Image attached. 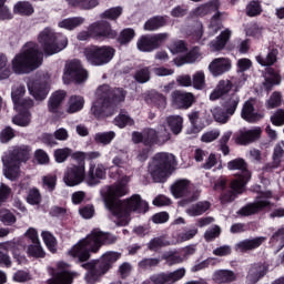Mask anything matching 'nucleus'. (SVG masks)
Returning <instances> with one entry per match:
<instances>
[{"mask_svg":"<svg viewBox=\"0 0 284 284\" xmlns=\"http://www.w3.org/2000/svg\"><path fill=\"white\" fill-rule=\"evenodd\" d=\"M128 183H130V176H123L120 182L105 186L100 191L104 207L115 216L121 219L118 225H128V214L130 212H138V214H145L149 210L148 202L141 199V195L134 194L125 201L116 200L119 196H125L128 194Z\"/></svg>","mask_w":284,"mask_h":284,"instance_id":"f257e3e1","label":"nucleus"},{"mask_svg":"<svg viewBox=\"0 0 284 284\" xmlns=\"http://www.w3.org/2000/svg\"><path fill=\"white\" fill-rule=\"evenodd\" d=\"M125 101V90L118 88L110 90V85H100L95 91V101L91 112L97 119L112 116L116 112V103Z\"/></svg>","mask_w":284,"mask_h":284,"instance_id":"f03ea898","label":"nucleus"},{"mask_svg":"<svg viewBox=\"0 0 284 284\" xmlns=\"http://www.w3.org/2000/svg\"><path fill=\"white\" fill-rule=\"evenodd\" d=\"M116 242V236L103 233L99 229H94L85 239L80 240L69 251L70 256L78 258L80 263L90 258V252H99L101 245H111Z\"/></svg>","mask_w":284,"mask_h":284,"instance_id":"7ed1b4c3","label":"nucleus"},{"mask_svg":"<svg viewBox=\"0 0 284 284\" xmlns=\"http://www.w3.org/2000/svg\"><path fill=\"white\" fill-rule=\"evenodd\" d=\"M43 63V53L34 42L24 44L21 51L12 59V70L16 74H29Z\"/></svg>","mask_w":284,"mask_h":284,"instance_id":"20e7f679","label":"nucleus"},{"mask_svg":"<svg viewBox=\"0 0 284 284\" xmlns=\"http://www.w3.org/2000/svg\"><path fill=\"white\" fill-rule=\"evenodd\" d=\"M174 168H176V156L169 152H160L150 160L148 172L154 183H165Z\"/></svg>","mask_w":284,"mask_h":284,"instance_id":"39448f33","label":"nucleus"},{"mask_svg":"<svg viewBox=\"0 0 284 284\" xmlns=\"http://www.w3.org/2000/svg\"><path fill=\"white\" fill-rule=\"evenodd\" d=\"M39 43H41L43 51L49 57L65 50L68 47V38L61 33L54 32L50 28L42 30L38 37Z\"/></svg>","mask_w":284,"mask_h":284,"instance_id":"423d86ee","label":"nucleus"},{"mask_svg":"<svg viewBox=\"0 0 284 284\" xmlns=\"http://www.w3.org/2000/svg\"><path fill=\"white\" fill-rule=\"evenodd\" d=\"M121 258V253L119 252H106L102 255L101 262L97 263L91 267L87 275L85 281L89 284H94L103 274H106L114 263H116Z\"/></svg>","mask_w":284,"mask_h":284,"instance_id":"0eeeda50","label":"nucleus"},{"mask_svg":"<svg viewBox=\"0 0 284 284\" xmlns=\"http://www.w3.org/2000/svg\"><path fill=\"white\" fill-rule=\"evenodd\" d=\"M115 52L110 45H91L84 49V57L91 65H105L114 59Z\"/></svg>","mask_w":284,"mask_h":284,"instance_id":"6e6552de","label":"nucleus"},{"mask_svg":"<svg viewBox=\"0 0 284 284\" xmlns=\"http://www.w3.org/2000/svg\"><path fill=\"white\" fill-rule=\"evenodd\" d=\"M227 170H239L241 172L240 176L232 181L231 190H234L237 194H243L245 192L247 181L252 179V174L247 170V162L242 158H237L227 163Z\"/></svg>","mask_w":284,"mask_h":284,"instance_id":"1a4fd4ad","label":"nucleus"},{"mask_svg":"<svg viewBox=\"0 0 284 284\" xmlns=\"http://www.w3.org/2000/svg\"><path fill=\"white\" fill-rule=\"evenodd\" d=\"M52 278L48 284H72L74 278H79V274L70 270V264L58 262L55 267L51 270Z\"/></svg>","mask_w":284,"mask_h":284,"instance_id":"9d476101","label":"nucleus"},{"mask_svg":"<svg viewBox=\"0 0 284 284\" xmlns=\"http://www.w3.org/2000/svg\"><path fill=\"white\" fill-rule=\"evenodd\" d=\"M171 192L175 199H185L180 202L182 207L199 200V193H191L190 180L187 179L176 180L171 186Z\"/></svg>","mask_w":284,"mask_h":284,"instance_id":"9b49d317","label":"nucleus"},{"mask_svg":"<svg viewBox=\"0 0 284 284\" xmlns=\"http://www.w3.org/2000/svg\"><path fill=\"white\" fill-rule=\"evenodd\" d=\"M70 81H75V83L88 81V71L83 69V65H81V61L79 60H72L65 64L63 82L70 83Z\"/></svg>","mask_w":284,"mask_h":284,"instance_id":"f8f14e48","label":"nucleus"},{"mask_svg":"<svg viewBox=\"0 0 284 284\" xmlns=\"http://www.w3.org/2000/svg\"><path fill=\"white\" fill-rule=\"evenodd\" d=\"M170 139V131H168L165 124H160L158 130L144 129V145H165Z\"/></svg>","mask_w":284,"mask_h":284,"instance_id":"ddd939ff","label":"nucleus"},{"mask_svg":"<svg viewBox=\"0 0 284 284\" xmlns=\"http://www.w3.org/2000/svg\"><path fill=\"white\" fill-rule=\"evenodd\" d=\"M272 199V192L266 191L264 193H261L260 196L256 197L254 203H251L244 207H242L237 214H241V216H251V214H256V212H261L264 207H267L270 205V200Z\"/></svg>","mask_w":284,"mask_h":284,"instance_id":"4468645a","label":"nucleus"},{"mask_svg":"<svg viewBox=\"0 0 284 284\" xmlns=\"http://www.w3.org/2000/svg\"><path fill=\"white\" fill-rule=\"evenodd\" d=\"M63 181L69 187H74V185L83 183L85 181V163L67 169Z\"/></svg>","mask_w":284,"mask_h":284,"instance_id":"2eb2a0df","label":"nucleus"},{"mask_svg":"<svg viewBox=\"0 0 284 284\" xmlns=\"http://www.w3.org/2000/svg\"><path fill=\"white\" fill-rule=\"evenodd\" d=\"M26 94V87L18 84L12 88L11 90V99L14 103L16 110H30V108H33L34 101L32 99H23V95Z\"/></svg>","mask_w":284,"mask_h":284,"instance_id":"dca6fc26","label":"nucleus"},{"mask_svg":"<svg viewBox=\"0 0 284 284\" xmlns=\"http://www.w3.org/2000/svg\"><path fill=\"white\" fill-rule=\"evenodd\" d=\"M9 250H12L13 258H17L18 263H26V256H21V251L17 248V243L14 242H4L0 244V263L10 267L12 262L10 261V256H8Z\"/></svg>","mask_w":284,"mask_h":284,"instance_id":"f3484780","label":"nucleus"},{"mask_svg":"<svg viewBox=\"0 0 284 284\" xmlns=\"http://www.w3.org/2000/svg\"><path fill=\"white\" fill-rule=\"evenodd\" d=\"M185 267L178 268L170 273H158L150 276L152 284H174L185 276Z\"/></svg>","mask_w":284,"mask_h":284,"instance_id":"a211bd4d","label":"nucleus"},{"mask_svg":"<svg viewBox=\"0 0 284 284\" xmlns=\"http://www.w3.org/2000/svg\"><path fill=\"white\" fill-rule=\"evenodd\" d=\"M194 94L183 91H173L171 94V102L174 108L179 110H187L194 104Z\"/></svg>","mask_w":284,"mask_h":284,"instance_id":"6ab92c4d","label":"nucleus"},{"mask_svg":"<svg viewBox=\"0 0 284 284\" xmlns=\"http://www.w3.org/2000/svg\"><path fill=\"white\" fill-rule=\"evenodd\" d=\"M108 170L103 164H90L85 181L88 185H99L105 179Z\"/></svg>","mask_w":284,"mask_h":284,"instance_id":"aec40b11","label":"nucleus"},{"mask_svg":"<svg viewBox=\"0 0 284 284\" xmlns=\"http://www.w3.org/2000/svg\"><path fill=\"white\" fill-rule=\"evenodd\" d=\"M2 163H3V175L9 181H17L19 176H21L20 166L21 164L12 161L8 154L2 155Z\"/></svg>","mask_w":284,"mask_h":284,"instance_id":"412c9836","label":"nucleus"},{"mask_svg":"<svg viewBox=\"0 0 284 284\" xmlns=\"http://www.w3.org/2000/svg\"><path fill=\"white\" fill-rule=\"evenodd\" d=\"M254 105H256V100L254 99H250L243 104L241 116L244 121H247V123H256V121L263 119V113L256 112Z\"/></svg>","mask_w":284,"mask_h":284,"instance_id":"4be33fe9","label":"nucleus"},{"mask_svg":"<svg viewBox=\"0 0 284 284\" xmlns=\"http://www.w3.org/2000/svg\"><path fill=\"white\" fill-rule=\"evenodd\" d=\"M232 70V61L227 58H215L209 64V71L213 77H221Z\"/></svg>","mask_w":284,"mask_h":284,"instance_id":"5701e85b","label":"nucleus"},{"mask_svg":"<svg viewBox=\"0 0 284 284\" xmlns=\"http://www.w3.org/2000/svg\"><path fill=\"white\" fill-rule=\"evenodd\" d=\"M30 152H32V149H30V146L20 145L4 152V154H7V156H9L11 161L21 165V163H26V161H29Z\"/></svg>","mask_w":284,"mask_h":284,"instance_id":"b1692460","label":"nucleus"},{"mask_svg":"<svg viewBox=\"0 0 284 284\" xmlns=\"http://www.w3.org/2000/svg\"><path fill=\"white\" fill-rule=\"evenodd\" d=\"M89 32L93 39H99L100 37H116V31H112V27L108 22H94L89 26Z\"/></svg>","mask_w":284,"mask_h":284,"instance_id":"393cba45","label":"nucleus"},{"mask_svg":"<svg viewBox=\"0 0 284 284\" xmlns=\"http://www.w3.org/2000/svg\"><path fill=\"white\" fill-rule=\"evenodd\" d=\"M261 132L262 130L260 126H255L251 130H241L236 142L240 145H250V143H254V141L261 139Z\"/></svg>","mask_w":284,"mask_h":284,"instance_id":"a878e982","label":"nucleus"},{"mask_svg":"<svg viewBox=\"0 0 284 284\" xmlns=\"http://www.w3.org/2000/svg\"><path fill=\"white\" fill-rule=\"evenodd\" d=\"M67 93L63 90L55 91L48 101V110L51 114H61V105L65 101Z\"/></svg>","mask_w":284,"mask_h":284,"instance_id":"bb28decb","label":"nucleus"},{"mask_svg":"<svg viewBox=\"0 0 284 284\" xmlns=\"http://www.w3.org/2000/svg\"><path fill=\"white\" fill-rule=\"evenodd\" d=\"M28 90L30 95L36 99V101H43L48 98L50 90L48 84L40 82H28Z\"/></svg>","mask_w":284,"mask_h":284,"instance_id":"cd10ccee","label":"nucleus"},{"mask_svg":"<svg viewBox=\"0 0 284 284\" xmlns=\"http://www.w3.org/2000/svg\"><path fill=\"white\" fill-rule=\"evenodd\" d=\"M267 274V265L265 264H254L250 267L248 274L246 276L247 284H257L263 276Z\"/></svg>","mask_w":284,"mask_h":284,"instance_id":"c85d7f7f","label":"nucleus"},{"mask_svg":"<svg viewBox=\"0 0 284 284\" xmlns=\"http://www.w3.org/2000/svg\"><path fill=\"white\" fill-rule=\"evenodd\" d=\"M230 37H232V31L230 29L222 31L220 36L210 42L209 45L211 52H221V50H224L230 41Z\"/></svg>","mask_w":284,"mask_h":284,"instance_id":"c756f323","label":"nucleus"},{"mask_svg":"<svg viewBox=\"0 0 284 284\" xmlns=\"http://www.w3.org/2000/svg\"><path fill=\"white\" fill-rule=\"evenodd\" d=\"M267 241L265 236H258L254 239H246L236 244L237 252H250L251 250H256V247H261L263 243Z\"/></svg>","mask_w":284,"mask_h":284,"instance_id":"7c9ffc66","label":"nucleus"},{"mask_svg":"<svg viewBox=\"0 0 284 284\" xmlns=\"http://www.w3.org/2000/svg\"><path fill=\"white\" fill-rule=\"evenodd\" d=\"M232 90V82L230 80H222L210 94V101H217L221 97H225Z\"/></svg>","mask_w":284,"mask_h":284,"instance_id":"2f4dec72","label":"nucleus"},{"mask_svg":"<svg viewBox=\"0 0 284 284\" xmlns=\"http://www.w3.org/2000/svg\"><path fill=\"white\" fill-rule=\"evenodd\" d=\"M210 207H212V204L209 201H201L187 207L185 213L189 216H202Z\"/></svg>","mask_w":284,"mask_h":284,"instance_id":"473e14b6","label":"nucleus"},{"mask_svg":"<svg viewBox=\"0 0 284 284\" xmlns=\"http://www.w3.org/2000/svg\"><path fill=\"white\" fill-rule=\"evenodd\" d=\"M265 81L264 87L270 90L273 85H280L281 84V74L274 70V68H266L265 69Z\"/></svg>","mask_w":284,"mask_h":284,"instance_id":"72a5a7b5","label":"nucleus"},{"mask_svg":"<svg viewBox=\"0 0 284 284\" xmlns=\"http://www.w3.org/2000/svg\"><path fill=\"white\" fill-rule=\"evenodd\" d=\"M17 111L19 112V114L12 118V123H14V125H19L20 128H28V125H30V123L32 122V114L30 113V111H28V109Z\"/></svg>","mask_w":284,"mask_h":284,"instance_id":"f704fd0d","label":"nucleus"},{"mask_svg":"<svg viewBox=\"0 0 284 284\" xmlns=\"http://www.w3.org/2000/svg\"><path fill=\"white\" fill-rule=\"evenodd\" d=\"M256 62L262 65L263 68H270L271 65H274L276 61H278V49H272L266 58H263V55H256Z\"/></svg>","mask_w":284,"mask_h":284,"instance_id":"c9c22d12","label":"nucleus"},{"mask_svg":"<svg viewBox=\"0 0 284 284\" xmlns=\"http://www.w3.org/2000/svg\"><path fill=\"white\" fill-rule=\"evenodd\" d=\"M85 105V100L81 95H71L68 101L67 112L68 114H74L81 112V109Z\"/></svg>","mask_w":284,"mask_h":284,"instance_id":"e433bc0d","label":"nucleus"},{"mask_svg":"<svg viewBox=\"0 0 284 284\" xmlns=\"http://www.w3.org/2000/svg\"><path fill=\"white\" fill-rule=\"evenodd\" d=\"M236 278V273L231 270H217L213 274L215 283H232Z\"/></svg>","mask_w":284,"mask_h":284,"instance_id":"4c0bfd02","label":"nucleus"},{"mask_svg":"<svg viewBox=\"0 0 284 284\" xmlns=\"http://www.w3.org/2000/svg\"><path fill=\"white\" fill-rule=\"evenodd\" d=\"M85 23V18L83 17H73L67 18L58 23L59 28H63L64 30H74L79 28V26H83Z\"/></svg>","mask_w":284,"mask_h":284,"instance_id":"58836bf2","label":"nucleus"},{"mask_svg":"<svg viewBox=\"0 0 284 284\" xmlns=\"http://www.w3.org/2000/svg\"><path fill=\"white\" fill-rule=\"evenodd\" d=\"M12 74V68L8 61V55L0 52V81H6L10 79Z\"/></svg>","mask_w":284,"mask_h":284,"instance_id":"ea45409f","label":"nucleus"},{"mask_svg":"<svg viewBox=\"0 0 284 284\" xmlns=\"http://www.w3.org/2000/svg\"><path fill=\"white\" fill-rule=\"evenodd\" d=\"M168 23V20L163 17H153L149 19L144 23V30L148 32H154V30H159V28L165 27Z\"/></svg>","mask_w":284,"mask_h":284,"instance_id":"a19ab883","label":"nucleus"},{"mask_svg":"<svg viewBox=\"0 0 284 284\" xmlns=\"http://www.w3.org/2000/svg\"><path fill=\"white\" fill-rule=\"evenodd\" d=\"M136 45L140 52H152L156 50L152 36H143L141 39L138 40Z\"/></svg>","mask_w":284,"mask_h":284,"instance_id":"79ce46f5","label":"nucleus"},{"mask_svg":"<svg viewBox=\"0 0 284 284\" xmlns=\"http://www.w3.org/2000/svg\"><path fill=\"white\" fill-rule=\"evenodd\" d=\"M72 8H79L80 10H92L99 6L97 0H65Z\"/></svg>","mask_w":284,"mask_h":284,"instance_id":"37998d69","label":"nucleus"},{"mask_svg":"<svg viewBox=\"0 0 284 284\" xmlns=\"http://www.w3.org/2000/svg\"><path fill=\"white\" fill-rule=\"evenodd\" d=\"M13 12L23 17H30V14L34 13V8L28 1H20L14 4Z\"/></svg>","mask_w":284,"mask_h":284,"instance_id":"c03bdc74","label":"nucleus"},{"mask_svg":"<svg viewBox=\"0 0 284 284\" xmlns=\"http://www.w3.org/2000/svg\"><path fill=\"white\" fill-rule=\"evenodd\" d=\"M166 123L173 134H180L181 130H183V118L181 115H171L166 118Z\"/></svg>","mask_w":284,"mask_h":284,"instance_id":"a18cd8bd","label":"nucleus"},{"mask_svg":"<svg viewBox=\"0 0 284 284\" xmlns=\"http://www.w3.org/2000/svg\"><path fill=\"white\" fill-rule=\"evenodd\" d=\"M28 256H32V258H43L45 256V251H43V246H41L40 242H33L27 247Z\"/></svg>","mask_w":284,"mask_h":284,"instance_id":"49530a36","label":"nucleus"},{"mask_svg":"<svg viewBox=\"0 0 284 284\" xmlns=\"http://www.w3.org/2000/svg\"><path fill=\"white\" fill-rule=\"evenodd\" d=\"M211 112L216 123H222V124L227 123L230 121V116L233 115V114H230L227 110L224 111L221 106H214L211 110Z\"/></svg>","mask_w":284,"mask_h":284,"instance_id":"de8ad7c7","label":"nucleus"},{"mask_svg":"<svg viewBox=\"0 0 284 284\" xmlns=\"http://www.w3.org/2000/svg\"><path fill=\"white\" fill-rule=\"evenodd\" d=\"M239 103H241V98L239 94L233 93L226 99L224 103V110H226L229 114H234L239 108Z\"/></svg>","mask_w":284,"mask_h":284,"instance_id":"09e8293b","label":"nucleus"},{"mask_svg":"<svg viewBox=\"0 0 284 284\" xmlns=\"http://www.w3.org/2000/svg\"><path fill=\"white\" fill-rule=\"evenodd\" d=\"M150 252H159L162 247H168L170 241L165 240L164 236L153 237L148 244Z\"/></svg>","mask_w":284,"mask_h":284,"instance_id":"8fccbe9b","label":"nucleus"},{"mask_svg":"<svg viewBox=\"0 0 284 284\" xmlns=\"http://www.w3.org/2000/svg\"><path fill=\"white\" fill-rule=\"evenodd\" d=\"M114 136H116L114 131L100 132L94 135V141L95 143H101L102 145H110V143L114 141Z\"/></svg>","mask_w":284,"mask_h":284,"instance_id":"3c124183","label":"nucleus"},{"mask_svg":"<svg viewBox=\"0 0 284 284\" xmlns=\"http://www.w3.org/2000/svg\"><path fill=\"white\" fill-rule=\"evenodd\" d=\"M123 14V7H113L101 13V19H109L110 21H116L119 17Z\"/></svg>","mask_w":284,"mask_h":284,"instance_id":"603ef678","label":"nucleus"},{"mask_svg":"<svg viewBox=\"0 0 284 284\" xmlns=\"http://www.w3.org/2000/svg\"><path fill=\"white\" fill-rule=\"evenodd\" d=\"M0 222L3 223V225H14V223H17V216L14 213H12V211L8 209H1Z\"/></svg>","mask_w":284,"mask_h":284,"instance_id":"864d4df0","label":"nucleus"},{"mask_svg":"<svg viewBox=\"0 0 284 284\" xmlns=\"http://www.w3.org/2000/svg\"><path fill=\"white\" fill-rule=\"evenodd\" d=\"M219 8V1L214 0L213 2H210L209 4H203L195 9L194 14L196 17H205V14H210L212 10H216Z\"/></svg>","mask_w":284,"mask_h":284,"instance_id":"5fc2aeb1","label":"nucleus"},{"mask_svg":"<svg viewBox=\"0 0 284 284\" xmlns=\"http://www.w3.org/2000/svg\"><path fill=\"white\" fill-rule=\"evenodd\" d=\"M271 245L276 250L284 247V226L273 234L271 237Z\"/></svg>","mask_w":284,"mask_h":284,"instance_id":"6e6d98bb","label":"nucleus"},{"mask_svg":"<svg viewBox=\"0 0 284 284\" xmlns=\"http://www.w3.org/2000/svg\"><path fill=\"white\" fill-rule=\"evenodd\" d=\"M192 85L195 90H203L205 88V72L196 71L192 77Z\"/></svg>","mask_w":284,"mask_h":284,"instance_id":"4d7b16f0","label":"nucleus"},{"mask_svg":"<svg viewBox=\"0 0 284 284\" xmlns=\"http://www.w3.org/2000/svg\"><path fill=\"white\" fill-rule=\"evenodd\" d=\"M41 236L43 239V242L45 243L48 250L54 254L57 252V239L52 233L44 231L41 233Z\"/></svg>","mask_w":284,"mask_h":284,"instance_id":"13d9d810","label":"nucleus"},{"mask_svg":"<svg viewBox=\"0 0 284 284\" xmlns=\"http://www.w3.org/2000/svg\"><path fill=\"white\" fill-rule=\"evenodd\" d=\"M27 203H29V205H39V203H41V192H39V189L33 187L29 190Z\"/></svg>","mask_w":284,"mask_h":284,"instance_id":"bf43d9fd","label":"nucleus"},{"mask_svg":"<svg viewBox=\"0 0 284 284\" xmlns=\"http://www.w3.org/2000/svg\"><path fill=\"white\" fill-rule=\"evenodd\" d=\"M42 186L49 192H54V187H57V175L48 174L42 176Z\"/></svg>","mask_w":284,"mask_h":284,"instance_id":"052dcab7","label":"nucleus"},{"mask_svg":"<svg viewBox=\"0 0 284 284\" xmlns=\"http://www.w3.org/2000/svg\"><path fill=\"white\" fill-rule=\"evenodd\" d=\"M210 265H216V258L215 257H209L202 262H199L197 264H194L191 267V272H201V270H207Z\"/></svg>","mask_w":284,"mask_h":284,"instance_id":"680f3d73","label":"nucleus"},{"mask_svg":"<svg viewBox=\"0 0 284 284\" xmlns=\"http://www.w3.org/2000/svg\"><path fill=\"white\" fill-rule=\"evenodd\" d=\"M113 123L118 128L123 129V128H125V125H132L134 123V120H132V118H130V115H128V114H119L113 120Z\"/></svg>","mask_w":284,"mask_h":284,"instance_id":"e2e57ef3","label":"nucleus"},{"mask_svg":"<svg viewBox=\"0 0 284 284\" xmlns=\"http://www.w3.org/2000/svg\"><path fill=\"white\" fill-rule=\"evenodd\" d=\"M263 12V8H261V3L258 1H251L246 6V14L247 17H258Z\"/></svg>","mask_w":284,"mask_h":284,"instance_id":"0e129e2a","label":"nucleus"},{"mask_svg":"<svg viewBox=\"0 0 284 284\" xmlns=\"http://www.w3.org/2000/svg\"><path fill=\"white\" fill-rule=\"evenodd\" d=\"M71 154L72 151L70 148L58 149L54 151V159L57 163H64V161H68V156Z\"/></svg>","mask_w":284,"mask_h":284,"instance_id":"69168bd1","label":"nucleus"},{"mask_svg":"<svg viewBox=\"0 0 284 284\" xmlns=\"http://www.w3.org/2000/svg\"><path fill=\"white\" fill-rule=\"evenodd\" d=\"M134 37H135L134 29H131V28L123 29L119 36V42L125 45V43H130L132 39H134Z\"/></svg>","mask_w":284,"mask_h":284,"instance_id":"338daca9","label":"nucleus"},{"mask_svg":"<svg viewBox=\"0 0 284 284\" xmlns=\"http://www.w3.org/2000/svg\"><path fill=\"white\" fill-rule=\"evenodd\" d=\"M134 79L138 83H148V81H150V68L138 70L134 74Z\"/></svg>","mask_w":284,"mask_h":284,"instance_id":"774afa93","label":"nucleus"}]
</instances>
